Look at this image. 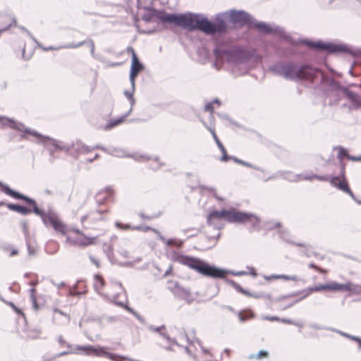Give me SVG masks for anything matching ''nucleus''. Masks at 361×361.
Here are the masks:
<instances>
[{"label":"nucleus","mask_w":361,"mask_h":361,"mask_svg":"<svg viewBox=\"0 0 361 361\" xmlns=\"http://www.w3.org/2000/svg\"><path fill=\"white\" fill-rule=\"evenodd\" d=\"M227 12H221L215 16L212 21L204 14L192 13H170L165 15L164 20L169 24H173L190 31L200 30L207 35H225L228 32V24L226 21Z\"/></svg>","instance_id":"obj_1"},{"label":"nucleus","mask_w":361,"mask_h":361,"mask_svg":"<svg viewBox=\"0 0 361 361\" xmlns=\"http://www.w3.org/2000/svg\"><path fill=\"white\" fill-rule=\"evenodd\" d=\"M226 12V17L228 16L230 21L234 24L238 23L242 26L245 25L250 29H255L259 33L262 35L275 34L291 45L297 44L295 39L289 34L286 33L283 27L279 25L259 21L243 10L231 9Z\"/></svg>","instance_id":"obj_2"},{"label":"nucleus","mask_w":361,"mask_h":361,"mask_svg":"<svg viewBox=\"0 0 361 361\" xmlns=\"http://www.w3.org/2000/svg\"><path fill=\"white\" fill-rule=\"evenodd\" d=\"M221 219H225L228 223L232 224H244L249 223L252 230L259 229L261 221L260 218L253 213L240 211L232 207L229 209H223L221 211L216 209L211 211L207 216V224L219 230L221 227L218 225V221Z\"/></svg>","instance_id":"obj_3"},{"label":"nucleus","mask_w":361,"mask_h":361,"mask_svg":"<svg viewBox=\"0 0 361 361\" xmlns=\"http://www.w3.org/2000/svg\"><path fill=\"white\" fill-rule=\"evenodd\" d=\"M274 75L290 80L313 79L317 76L319 69L307 63H295L292 61H279L269 66Z\"/></svg>","instance_id":"obj_4"},{"label":"nucleus","mask_w":361,"mask_h":361,"mask_svg":"<svg viewBox=\"0 0 361 361\" xmlns=\"http://www.w3.org/2000/svg\"><path fill=\"white\" fill-rule=\"evenodd\" d=\"M176 261L181 264L188 266L189 268L194 269L204 276L213 279H226L225 274H226L237 276L247 274V272L245 271H235L233 270L219 268L215 265L210 264L201 259L188 255H179L176 257Z\"/></svg>","instance_id":"obj_5"},{"label":"nucleus","mask_w":361,"mask_h":361,"mask_svg":"<svg viewBox=\"0 0 361 361\" xmlns=\"http://www.w3.org/2000/svg\"><path fill=\"white\" fill-rule=\"evenodd\" d=\"M1 191L16 200L24 201L25 203L29 206V207H27L19 204L8 203L6 204V207L9 210L18 212L23 216H26L30 213H33L37 216L44 215V210L38 207L37 203L35 199L11 188L7 184Z\"/></svg>","instance_id":"obj_6"},{"label":"nucleus","mask_w":361,"mask_h":361,"mask_svg":"<svg viewBox=\"0 0 361 361\" xmlns=\"http://www.w3.org/2000/svg\"><path fill=\"white\" fill-rule=\"evenodd\" d=\"M298 46L299 44H304L312 49L318 51H323L327 54H335L340 53L350 54L355 55V53L350 49L346 44H338L331 42H324L321 39L313 41L307 38H301L298 41L295 40Z\"/></svg>","instance_id":"obj_7"},{"label":"nucleus","mask_w":361,"mask_h":361,"mask_svg":"<svg viewBox=\"0 0 361 361\" xmlns=\"http://www.w3.org/2000/svg\"><path fill=\"white\" fill-rule=\"evenodd\" d=\"M214 54L216 58H224L228 63L234 65L243 63L252 56L249 51L240 46L231 48L217 46L214 49Z\"/></svg>","instance_id":"obj_8"},{"label":"nucleus","mask_w":361,"mask_h":361,"mask_svg":"<svg viewBox=\"0 0 361 361\" xmlns=\"http://www.w3.org/2000/svg\"><path fill=\"white\" fill-rule=\"evenodd\" d=\"M340 173L337 176L330 177V184L350 196V197L358 204L361 205V200H358L350 190L345 176V165L343 160L339 161Z\"/></svg>","instance_id":"obj_9"},{"label":"nucleus","mask_w":361,"mask_h":361,"mask_svg":"<svg viewBox=\"0 0 361 361\" xmlns=\"http://www.w3.org/2000/svg\"><path fill=\"white\" fill-rule=\"evenodd\" d=\"M77 350H82L85 351V355H96L99 357H107L112 361H125L128 360L127 357L120 355L116 353H111L107 352L104 347H98L96 348L93 345H77L75 347Z\"/></svg>","instance_id":"obj_10"},{"label":"nucleus","mask_w":361,"mask_h":361,"mask_svg":"<svg viewBox=\"0 0 361 361\" xmlns=\"http://www.w3.org/2000/svg\"><path fill=\"white\" fill-rule=\"evenodd\" d=\"M26 134L37 137L38 140L37 143L46 145L47 141H50L51 142L52 146L56 149L65 151L69 155H71V153H73V147H72V144L62 145L61 141L57 140L47 135H44L37 132V130H32L31 128H29V130H26Z\"/></svg>","instance_id":"obj_11"},{"label":"nucleus","mask_w":361,"mask_h":361,"mask_svg":"<svg viewBox=\"0 0 361 361\" xmlns=\"http://www.w3.org/2000/svg\"><path fill=\"white\" fill-rule=\"evenodd\" d=\"M44 215L39 216L42 219L43 224L47 226L49 224L52 228L62 234H66L67 227L59 219L58 214L51 209H49L47 212L44 211Z\"/></svg>","instance_id":"obj_12"},{"label":"nucleus","mask_w":361,"mask_h":361,"mask_svg":"<svg viewBox=\"0 0 361 361\" xmlns=\"http://www.w3.org/2000/svg\"><path fill=\"white\" fill-rule=\"evenodd\" d=\"M322 290H329L332 292H341V283L336 281H331L329 283L319 284L310 286L306 289L301 290L302 295L300 300L306 298L312 292H319Z\"/></svg>","instance_id":"obj_13"},{"label":"nucleus","mask_w":361,"mask_h":361,"mask_svg":"<svg viewBox=\"0 0 361 361\" xmlns=\"http://www.w3.org/2000/svg\"><path fill=\"white\" fill-rule=\"evenodd\" d=\"M0 123H1L4 126H8L12 129L24 133V134H22L20 135L21 140L27 139L26 130H29V128L26 127L24 123L17 121L13 118H11L4 116H0Z\"/></svg>","instance_id":"obj_14"},{"label":"nucleus","mask_w":361,"mask_h":361,"mask_svg":"<svg viewBox=\"0 0 361 361\" xmlns=\"http://www.w3.org/2000/svg\"><path fill=\"white\" fill-rule=\"evenodd\" d=\"M145 9L148 11V12L145 13L142 18L147 23L152 22L154 17H156L157 19L160 20V21L163 23H168V22L165 21L163 18L165 17V15H170V13H166L164 10H157L151 7H145Z\"/></svg>","instance_id":"obj_15"},{"label":"nucleus","mask_w":361,"mask_h":361,"mask_svg":"<svg viewBox=\"0 0 361 361\" xmlns=\"http://www.w3.org/2000/svg\"><path fill=\"white\" fill-rule=\"evenodd\" d=\"M145 69V66L140 61L137 56L133 57L131 61V66L130 69L129 80L130 85L134 87L135 85V80L140 72Z\"/></svg>","instance_id":"obj_16"},{"label":"nucleus","mask_w":361,"mask_h":361,"mask_svg":"<svg viewBox=\"0 0 361 361\" xmlns=\"http://www.w3.org/2000/svg\"><path fill=\"white\" fill-rule=\"evenodd\" d=\"M171 291L177 298L183 300L188 304H190L194 300V298L191 295L190 290L180 286L178 282H175Z\"/></svg>","instance_id":"obj_17"},{"label":"nucleus","mask_w":361,"mask_h":361,"mask_svg":"<svg viewBox=\"0 0 361 361\" xmlns=\"http://www.w3.org/2000/svg\"><path fill=\"white\" fill-rule=\"evenodd\" d=\"M72 147H73V152L71 153V156L75 159H78L81 154H87L90 152V147L86 145L79 140L72 142Z\"/></svg>","instance_id":"obj_18"},{"label":"nucleus","mask_w":361,"mask_h":361,"mask_svg":"<svg viewBox=\"0 0 361 361\" xmlns=\"http://www.w3.org/2000/svg\"><path fill=\"white\" fill-rule=\"evenodd\" d=\"M132 108H130L128 112L121 116L120 117L110 120L104 127L105 130H111V128L123 123L126 118L131 114Z\"/></svg>","instance_id":"obj_19"},{"label":"nucleus","mask_w":361,"mask_h":361,"mask_svg":"<svg viewBox=\"0 0 361 361\" xmlns=\"http://www.w3.org/2000/svg\"><path fill=\"white\" fill-rule=\"evenodd\" d=\"M345 290L349 291L354 295H361V285L355 284L350 281L341 283V292Z\"/></svg>","instance_id":"obj_20"},{"label":"nucleus","mask_w":361,"mask_h":361,"mask_svg":"<svg viewBox=\"0 0 361 361\" xmlns=\"http://www.w3.org/2000/svg\"><path fill=\"white\" fill-rule=\"evenodd\" d=\"M112 190L110 188H106L104 192H99L96 195V201L99 205L105 203L108 198L112 195Z\"/></svg>","instance_id":"obj_21"},{"label":"nucleus","mask_w":361,"mask_h":361,"mask_svg":"<svg viewBox=\"0 0 361 361\" xmlns=\"http://www.w3.org/2000/svg\"><path fill=\"white\" fill-rule=\"evenodd\" d=\"M326 83L332 91H341L343 93V89L345 88V86L341 85L339 81L335 80L333 78H327Z\"/></svg>","instance_id":"obj_22"},{"label":"nucleus","mask_w":361,"mask_h":361,"mask_svg":"<svg viewBox=\"0 0 361 361\" xmlns=\"http://www.w3.org/2000/svg\"><path fill=\"white\" fill-rule=\"evenodd\" d=\"M343 94L353 104H359L360 103L359 95L351 90L348 87L343 89Z\"/></svg>","instance_id":"obj_23"},{"label":"nucleus","mask_w":361,"mask_h":361,"mask_svg":"<svg viewBox=\"0 0 361 361\" xmlns=\"http://www.w3.org/2000/svg\"><path fill=\"white\" fill-rule=\"evenodd\" d=\"M82 283V281H78L77 283L69 289L68 294L71 296H80L84 295L87 292V288L85 286L83 290H80V284Z\"/></svg>","instance_id":"obj_24"},{"label":"nucleus","mask_w":361,"mask_h":361,"mask_svg":"<svg viewBox=\"0 0 361 361\" xmlns=\"http://www.w3.org/2000/svg\"><path fill=\"white\" fill-rule=\"evenodd\" d=\"M279 234L280 238L288 243L295 245L298 247H305V243H295L293 241H292L290 238L289 233L286 230H283V229L280 230L279 231Z\"/></svg>","instance_id":"obj_25"},{"label":"nucleus","mask_w":361,"mask_h":361,"mask_svg":"<svg viewBox=\"0 0 361 361\" xmlns=\"http://www.w3.org/2000/svg\"><path fill=\"white\" fill-rule=\"evenodd\" d=\"M108 154L116 157H132V155L127 154L126 151L121 148L109 149Z\"/></svg>","instance_id":"obj_26"},{"label":"nucleus","mask_w":361,"mask_h":361,"mask_svg":"<svg viewBox=\"0 0 361 361\" xmlns=\"http://www.w3.org/2000/svg\"><path fill=\"white\" fill-rule=\"evenodd\" d=\"M225 281L227 284L232 286L236 291H238L243 295H246V293H247V290L244 289L240 285H239L238 283H236L233 280L229 279H226Z\"/></svg>","instance_id":"obj_27"},{"label":"nucleus","mask_w":361,"mask_h":361,"mask_svg":"<svg viewBox=\"0 0 361 361\" xmlns=\"http://www.w3.org/2000/svg\"><path fill=\"white\" fill-rule=\"evenodd\" d=\"M87 44L88 46L90 47V49H92V46H94V42L92 39H89L88 42L87 41H82V42H80L77 44H74V43H72V44H66L65 46H63V48H66V49H75V48H78V47H80L82 45H85Z\"/></svg>","instance_id":"obj_28"},{"label":"nucleus","mask_w":361,"mask_h":361,"mask_svg":"<svg viewBox=\"0 0 361 361\" xmlns=\"http://www.w3.org/2000/svg\"><path fill=\"white\" fill-rule=\"evenodd\" d=\"M105 212H107V210L97 209V210H95L94 212H91L88 213L87 214L83 216L81 218V222L83 223L87 219H90V217L92 215H94V214H99L100 216L99 217L95 218V219H97V220H104V217L102 216V214L104 213H105Z\"/></svg>","instance_id":"obj_29"},{"label":"nucleus","mask_w":361,"mask_h":361,"mask_svg":"<svg viewBox=\"0 0 361 361\" xmlns=\"http://www.w3.org/2000/svg\"><path fill=\"white\" fill-rule=\"evenodd\" d=\"M1 249L4 252H9L10 257H13L18 254V250L17 249L13 247L12 245L8 243L3 244L1 246Z\"/></svg>","instance_id":"obj_30"},{"label":"nucleus","mask_w":361,"mask_h":361,"mask_svg":"<svg viewBox=\"0 0 361 361\" xmlns=\"http://www.w3.org/2000/svg\"><path fill=\"white\" fill-rule=\"evenodd\" d=\"M135 87V85L134 86V87ZM134 92H135V88L133 89V85H131V90H125L123 92L124 95L128 99L130 104V108H132V109H133V105L135 103V99L133 97Z\"/></svg>","instance_id":"obj_31"},{"label":"nucleus","mask_w":361,"mask_h":361,"mask_svg":"<svg viewBox=\"0 0 361 361\" xmlns=\"http://www.w3.org/2000/svg\"><path fill=\"white\" fill-rule=\"evenodd\" d=\"M287 173H289V172H288V171H278V172H277V173H276L272 174L271 176H269V177H267V178H264V182H267V181H268V180H269L275 179V178H279V177H280V176H281V177H283V178L287 179V180H292L291 179H290V178H288V177H286V175Z\"/></svg>","instance_id":"obj_32"},{"label":"nucleus","mask_w":361,"mask_h":361,"mask_svg":"<svg viewBox=\"0 0 361 361\" xmlns=\"http://www.w3.org/2000/svg\"><path fill=\"white\" fill-rule=\"evenodd\" d=\"M181 232L183 234H187L188 233H190V234L188 235L187 238H190L197 236L200 233V230L197 228L191 227V228L182 229Z\"/></svg>","instance_id":"obj_33"},{"label":"nucleus","mask_w":361,"mask_h":361,"mask_svg":"<svg viewBox=\"0 0 361 361\" xmlns=\"http://www.w3.org/2000/svg\"><path fill=\"white\" fill-rule=\"evenodd\" d=\"M183 243V240H178L176 238H169L167 240V246H175L177 248H181Z\"/></svg>","instance_id":"obj_34"},{"label":"nucleus","mask_w":361,"mask_h":361,"mask_svg":"<svg viewBox=\"0 0 361 361\" xmlns=\"http://www.w3.org/2000/svg\"><path fill=\"white\" fill-rule=\"evenodd\" d=\"M269 357V352L265 350H259L257 354H251L249 357L250 359H257V360H261L263 358H267Z\"/></svg>","instance_id":"obj_35"},{"label":"nucleus","mask_w":361,"mask_h":361,"mask_svg":"<svg viewBox=\"0 0 361 361\" xmlns=\"http://www.w3.org/2000/svg\"><path fill=\"white\" fill-rule=\"evenodd\" d=\"M334 149H338V159H339V161L343 160V157H346L348 158V155H349L348 152L346 149H345L342 146H337L334 147Z\"/></svg>","instance_id":"obj_36"},{"label":"nucleus","mask_w":361,"mask_h":361,"mask_svg":"<svg viewBox=\"0 0 361 361\" xmlns=\"http://www.w3.org/2000/svg\"><path fill=\"white\" fill-rule=\"evenodd\" d=\"M238 316L240 322H244L249 318H252L254 317V314L251 311H248L245 314H243V312H238Z\"/></svg>","instance_id":"obj_37"},{"label":"nucleus","mask_w":361,"mask_h":361,"mask_svg":"<svg viewBox=\"0 0 361 361\" xmlns=\"http://www.w3.org/2000/svg\"><path fill=\"white\" fill-rule=\"evenodd\" d=\"M26 245H27V248L28 256L30 257L35 256L37 254V250L31 245L27 236H26Z\"/></svg>","instance_id":"obj_38"},{"label":"nucleus","mask_w":361,"mask_h":361,"mask_svg":"<svg viewBox=\"0 0 361 361\" xmlns=\"http://www.w3.org/2000/svg\"><path fill=\"white\" fill-rule=\"evenodd\" d=\"M343 337L355 341L358 345V349H361V337L345 333Z\"/></svg>","instance_id":"obj_39"},{"label":"nucleus","mask_w":361,"mask_h":361,"mask_svg":"<svg viewBox=\"0 0 361 361\" xmlns=\"http://www.w3.org/2000/svg\"><path fill=\"white\" fill-rule=\"evenodd\" d=\"M314 175L315 174H314V173L307 174V175L298 174V175H295L296 178L294 179L293 180H298L299 179L300 180L302 179V180H312L313 179H315Z\"/></svg>","instance_id":"obj_40"},{"label":"nucleus","mask_w":361,"mask_h":361,"mask_svg":"<svg viewBox=\"0 0 361 361\" xmlns=\"http://www.w3.org/2000/svg\"><path fill=\"white\" fill-rule=\"evenodd\" d=\"M300 294H302V293H301V291L294 292V293H290V294H288V295H284L279 296V297L276 298V299H274V301L275 302H279V301H281L282 300H285V299H287V298H289L295 297V296L298 295Z\"/></svg>","instance_id":"obj_41"},{"label":"nucleus","mask_w":361,"mask_h":361,"mask_svg":"<svg viewBox=\"0 0 361 361\" xmlns=\"http://www.w3.org/2000/svg\"><path fill=\"white\" fill-rule=\"evenodd\" d=\"M147 328L149 331L157 332L159 335L161 333L166 329L165 325H161L160 326H154L152 324H149Z\"/></svg>","instance_id":"obj_42"},{"label":"nucleus","mask_w":361,"mask_h":361,"mask_svg":"<svg viewBox=\"0 0 361 361\" xmlns=\"http://www.w3.org/2000/svg\"><path fill=\"white\" fill-rule=\"evenodd\" d=\"M220 151H221V153H222V156H221V158H220V161H223V162H227V161H228L231 160V157H232V156L228 155V154H227V152H226V148H225V147H224V148L221 149H220Z\"/></svg>","instance_id":"obj_43"},{"label":"nucleus","mask_w":361,"mask_h":361,"mask_svg":"<svg viewBox=\"0 0 361 361\" xmlns=\"http://www.w3.org/2000/svg\"><path fill=\"white\" fill-rule=\"evenodd\" d=\"M73 353H76V351L73 350H67V351H63V352H61L59 353H57V354L54 355L53 357L47 358V360H51L52 359L58 358V357H62V356H64V355H69V354H73Z\"/></svg>","instance_id":"obj_44"},{"label":"nucleus","mask_w":361,"mask_h":361,"mask_svg":"<svg viewBox=\"0 0 361 361\" xmlns=\"http://www.w3.org/2000/svg\"><path fill=\"white\" fill-rule=\"evenodd\" d=\"M13 25L17 26V20L15 17H13L11 23H10L7 26L0 29V35H1L4 32L8 30Z\"/></svg>","instance_id":"obj_45"},{"label":"nucleus","mask_w":361,"mask_h":361,"mask_svg":"<svg viewBox=\"0 0 361 361\" xmlns=\"http://www.w3.org/2000/svg\"><path fill=\"white\" fill-rule=\"evenodd\" d=\"M241 165L247 166V167H249V168H251V169H253L255 170H257V171L264 172V170L262 168H260V167H259V166H257L256 165H254V164H251L250 162L243 161V160L242 161Z\"/></svg>","instance_id":"obj_46"},{"label":"nucleus","mask_w":361,"mask_h":361,"mask_svg":"<svg viewBox=\"0 0 361 361\" xmlns=\"http://www.w3.org/2000/svg\"><path fill=\"white\" fill-rule=\"evenodd\" d=\"M104 319L107 323H114L118 322L120 318L118 316H105Z\"/></svg>","instance_id":"obj_47"},{"label":"nucleus","mask_w":361,"mask_h":361,"mask_svg":"<svg viewBox=\"0 0 361 361\" xmlns=\"http://www.w3.org/2000/svg\"><path fill=\"white\" fill-rule=\"evenodd\" d=\"M279 279L288 280V281H298V278L296 276H289V275H285V274H279L278 279Z\"/></svg>","instance_id":"obj_48"},{"label":"nucleus","mask_w":361,"mask_h":361,"mask_svg":"<svg viewBox=\"0 0 361 361\" xmlns=\"http://www.w3.org/2000/svg\"><path fill=\"white\" fill-rule=\"evenodd\" d=\"M280 322H282V323H284V324L295 325V326H302V324H300L298 322H295V321H293L292 319H290L280 318Z\"/></svg>","instance_id":"obj_49"},{"label":"nucleus","mask_w":361,"mask_h":361,"mask_svg":"<svg viewBox=\"0 0 361 361\" xmlns=\"http://www.w3.org/2000/svg\"><path fill=\"white\" fill-rule=\"evenodd\" d=\"M57 341L59 342V345L61 346H63V345H66L67 346L68 348H73V345L68 343H67L64 338H63L62 336H59L58 338H57Z\"/></svg>","instance_id":"obj_50"},{"label":"nucleus","mask_w":361,"mask_h":361,"mask_svg":"<svg viewBox=\"0 0 361 361\" xmlns=\"http://www.w3.org/2000/svg\"><path fill=\"white\" fill-rule=\"evenodd\" d=\"M247 293H246L245 295H247L248 297H252V298H261L264 297V293L263 292L251 293L249 290H247Z\"/></svg>","instance_id":"obj_51"},{"label":"nucleus","mask_w":361,"mask_h":361,"mask_svg":"<svg viewBox=\"0 0 361 361\" xmlns=\"http://www.w3.org/2000/svg\"><path fill=\"white\" fill-rule=\"evenodd\" d=\"M18 27L21 30L25 32L27 34V35L37 44V46H39V43L38 42V41L32 36V35L27 30L25 27L21 25H19Z\"/></svg>","instance_id":"obj_52"},{"label":"nucleus","mask_w":361,"mask_h":361,"mask_svg":"<svg viewBox=\"0 0 361 361\" xmlns=\"http://www.w3.org/2000/svg\"><path fill=\"white\" fill-rule=\"evenodd\" d=\"M212 137H213L214 140H215L219 149H221L224 148V146L221 143V142L219 140V139L218 138L215 131H212Z\"/></svg>","instance_id":"obj_53"},{"label":"nucleus","mask_w":361,"mask_h":361,"mask_svg":"<svg viewBox=\"0 0 361 361\" xmlns=\"http://www.w3.org/2000/svg\"><path fill=\"white\" fill-rule=\"evenodd\" d=\"M115 225L118 228L123 230H128L132 228L130 224H123L121 222L119 221H116Z\"/></svg>","instance_id":"obj_54"},{"label":"nucleus","mask_w":361,"mask_h":361,"mask_svg":"<svg viewBox=\"0 0 361 361\" xmlns=\"http://www.w3.org/2000/svg\"><path fill=\"white\" fill-rule=\"evenodd\" d=\"M6 304H8L9 306L12 307V309L18 314H22L24 315V313L23 311L17 307L13 302H6Z\"/></svg>","instance_id":"obj_55"},{"label":"nucleus","mask_w":361,"mask_h":361,"mask_svg":"<svg viewBox=\"0 0 361 361\" xmlns=\"http://www.w3.org/2000/svg\"><path fill=\"white\" fill-rule=\"evenodd\" d=\"M310 328H312L313 329H316V330H327L328 331V329H329V326H322L317 324H310Z\"/></svg>","instance_id":"obj_56"},{"label":"nucleus","mask_w":361,"mask_h":361,"mask_svg":"<svg viewBox=\"0 0 361 361\" xmlns=\"http://www.w3.org/2000/svg\"><path fill=\"white\" fill-rule=\"evenodd\" d=\"M94 149H101L102 150L103 152H106L108 154V151H109V149L104 147V146H102L100 145H97L94 147H90V152Z\"/></svg>","instance_id":"obj_57"},{"label":"nucleus","mask_w":361,"mask_h":361,"mask_svg":"<svg viewBox=\"0 0 361 361\" xmlns=\"http://www.w3.org/2000/svg\"><path fill=\"white\" fill-rule=\"evenodd\" d=\"M133 229L134 230H137V231H145V232H147L151 229H152V227H150V226H137L135 227H133Z\"/></svg>","instance_id":"obj_58"},{"label":"nucleus","mask_w":361,"mask_h":361,"mask_svg":"<svg viewBox=\"0 0 361 361\" xmlns=\"http://www.w3.org/2000/svg\"><path fill=\"white\" fill-rule=\"evenodd\" d=\"M314 178L321 181H329L330 178L328 176L314 175Z\"/></svg>","instance_id":"obj_59"},{"label":"nucleus","mask_w":361,"mask_h":361,"mask_svg":"<svg viewBox=\"0 0 361 361\" xmlns=\"http://www.w3.org/2000/svg\"><path fill=\"white\" fill-rule=\"evenodd\" d=\"M133 316L135 317L141 324H146V321L145 318L140 314H139L136 311L133 314Z\"/></svg>","instance_id":"obj_60"},{"label":"nucleus","mask_w":361,"mask_h":361,"mask_svg":"<svg viewBox=\"0 0 361 361\" xmlns=\"http://www.w3.org/2000/svg\"><path fill=\"white\" fill-rule=\"evenodd\" d=\"M199 187L200 189L207 190L212 193L216 192V189L213 187H209V186H206V185H200Z\"/></svg>","instance_id":"obj_61"},{"label":"nucleus","mask_w":361,"mask_h":361,"mask_svg":"<svg viewBox=\"0 0 361 361\" xmlns=\"http://www.w3.org/2000/svg\"><path fill=\"white\" fill-rule=\"evenodd\" d=\"M262 319H265V320L271 321V322H274V321L280 322V317H276V316H264Z\"/></svg>","instance_id":"obj_62"},{"label":"nucleus","mask_w":361,"mask_h":361,"mask_svg":"<svg viewBox=\"0 0 361 361\" xmlns=\"http://www.w3.org/2000/svg\"><path fill=\"white\" fill-rule=\"evenodd\" d=\"M140 218H142V219H147V220H151L152 219H154L156 217H157L158 216H147L145 215L143 212H140L139 214H138Z\"/></svg>","instance_id":"obj_63"},{"label":"nucleus","mask_w":361,"mask_h":361,"mask_svg":"<svg viewBox=\"0 0 361 361\" xmlns=\"http://www.w3.org/2000/svg\"><path fill=\"white\" fill-rule=\"evenodd\" d=\"M213 110H214L213 102H209L205 105V106H204L205 111H209L212 113V112H213Z\"/></svg>","instance_id":"obj_64"}]
</instances>
